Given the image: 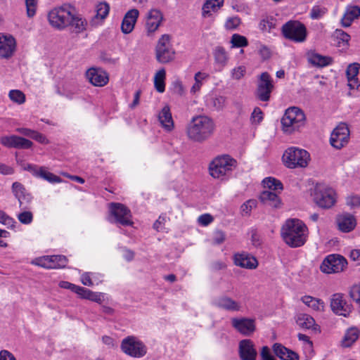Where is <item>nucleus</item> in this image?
<instances>
[{
  "label": "nucleus",
  "mask_w": 360,
  "mask_h": 360,
  "mask_svg": "<svg viewBox=\"0 0 360 360\" xmlns=\"http://www.w3.org/2000/svg\"><path fill=\"white\" fill-rule=\"evenodd\" d=\"M215 129L212 118L207 115H195L186 125V134L190 141L202 143L212 136Z\"/></svg>",
  "instance_id": "f257e3e1"
},
{
  "label": "nucleus",
  "mask_w": 360,
  "mask_h": 360,
  "mask_svg": "<svg viewBox=\"0 0 360 360\" xmlns=\"http://www.w3.org/2000/svg\"><path fill=\"white\" fill-rule=\"evenodd\" d=\"M309 235L307 226L300 219H288L281 229L284 242L291 248H299L304 245Z\"/></svg>",
  "instance_id": "f03ea898"
},
{
  "label": "nucleus",
  "mask_w": 360,
  "mask_h": 360,
  "mask_svg": "<svg viewBox=\"0 0 360 360\" xmlns=\"http://www.w3.org/2000/svg\"><path fill=\"white\" fill-rule=\"evenodd\" d=\"M305 124V114L297 107L288 108L281 118L282 129L288 134L299 131Z\"/></svg>",
  "instance_id": "7ed1b4c3"
},
{
  "label": "nucleus",
  "mask_w": 360,
  "mask_h": 360,
  "mask_svg": "<svg viewBox=\"0 0 360 360\" xmlns=\"http://www.w3.org/2000/svg\"><path fill=\"white\" fill-rule=\"evenodd\" d=\"M75 8L70 4H63L51 10L48 14L50 25L58 30H63L69 27Z\"/></svg>",
  "instance_id": "20e7f679"
},
{
  "label": "nucleus",
  "mask_w": 360,
  "mask_h": 360,
  "mask_svg": "<svg viewBox=\"0 0 360 360\" xmlns=\"http://www.w3.org/2000/svg\"><path fill=\"white\" fill-rule=\"evenodd\" d=\"M309 157L307 150L296 147H290L285 150L282 159L287 167L296 168L307 167Z\"/></svg>",
  "instance_id": "39448f33"
},
{
  "label": "nucleus",
  "mask_w": 360,
  "mask_h": 360,
  "mask_svg": "<svg viewBox=\"0 0 360 360\" xmlns=\"http://www.w3.org/2000/svg\"><path fill=\"white\" fill-rule=\"evenodd\" d=\"M236 167V160L228 155H224L215 158L211 162L209 170L212 177L219 179L231 172Z\"/></svg>",
  "instance_id": "423d86ee"
},
{
  "label": "nucleus",
  "mask_w": 360,
  "mask_h": 360,
  "mask_svg": "<svg viewBox=\"0 0 360 360\" xmlns=\"http://www.w3.org/2000/svg\"><path fill=\"white\" fill-rule=\"evenodd\" d=\"M314 202L320 207L329 209L336 202L335 190L324 184H317L312 194Z\"/></svg>",
  "instance_id": "0eeeda50"
},
{
  "label": "nucleus",
  "mask_w": 360,
  "mask_h": 360,
  "mask_svg": "<svg viewBox=\"0 0 360 360\" xmlns=\"http://www.w3.org/2000/svg\"><path fill=\"white\" fill-rule=\"evenodd\" d=\"M120 349L124 354L134 358H141L147 353L146 345L134 335L124 338L121 342Z\"/></svg>",
  "instance_id": "6e6552de"
},
{
  "label": "nucleus",
  "mask_w": 360,
  "mask_h": 360,
  "mask_svg": "<svg viewBox=\"0 0 360 360\" xmlns=\"http://www.w3.org/2000/svg\"><path fill=\"white\" fill-rule=\"evenodd\" d=\"M283 36L295 42H303L307 37L305 26L299 21L290 20L285 23L282 27Z\"/></svg>",
  "instance_id": "1a4fd4ad"
},
{
  "label": "nucleus",
  "mask_w": 360,
  "mask_h": 360,
  "mask_svg": "<svg viewBox=\"0 0 360 360\" xmlns=\"http://www.w3.org/2000/svg\"><path fill=\"white\" fill-rule=\"evenodd\" d=\"M155 56L157 60L160 63H167L174 59L175 51L171 44L169 35L163 34L158 40Z\"/></svg>",
  "instance_id": "9d476101"
},
{
  "label": "nucleus",
  "mask_w": 360,
  "mask_h": 360,
  "mask_svg": "<svg viewBox=\"0 0 360 360\" xmlns=\"http://www.w3.org/2000/svg\"><path fill=\"white\" fill-rule=\"evenodd\" d=\"M109 210L111 216L114 217V222L124 226L134 224L131 211L124 205L119 202H111L109 204Z\"/></svg>",
  "instance_id": "9b49d317"
},
{
  "label": "nucleus",
  "mask_w": 360,
  "mask_h": 360,
  "mask_svg": "<svg viewBox=\"0 0 360 360\" xmlns=\"http://www.w3.org/2000/svg\"><path fill=\"white\" fill-rule=\"evenodd\" d=\"M274 88L273 80L270 75L266 72H262L258 80L255 91L256 98L261 101H269Z\"/></svg>",
  "instance_id": "f8f14e48"
},
{
  "label": "nucleus",
  "mask_w": 360,
  "mask_h": 360,
  "mask_svg": "<svg viewBox=\"0 0 360 360\" xmlns=\"http://www.w3.org/2000/svg\"><path fill=\"white\" fill-rule=\"evenodd\" d=\"M347 264L342 256L330 255L323 260L320 268L326 274L338 273L343 271Z\"/></svg>",
  "instance_id": "ddd939ff"
},
{
  "label": "nucleus",
  "mask_w": 360,
  "mask_h": 360,
  "mask_svg": "<svg viewBox=\"0 0 360 360\" xmlns=\"http://www.w3.org/2000/svg\"><path fill=\"white\" fill-rule=\"evenodd\" d=\"M349 139V130L347 125L340 123L331 133L330 143L336 149H341L346 146Z\"/></svg>",
  "instance_id": "4468645a"
},
{
  "label": "nucleus",
  "mask_w": 360,
  "mask_h": 360,
  "mask_svg": "<svg viewBox=\"0 0 360 360\" xmlns=\"http://www.w3.org/2000/svg\"><path fill=\"white\" fill-rule=\"evenodd\" d=\"M232 327L244 336H251L256 330L255 319L240 317L231 319Z\"/></svg>",
  "instance_id": "2eb2a0df"
},
{
  "label": "nucleus",
  "mask_w": 360,
  "mask_h": 360,
  "mask_svg": "<svg viewBox=\"0 0 360 360\" xmlns=\"http://www.w3.org/2000/svg\"><path fill=\"white\" fill-rule=\"evenodd\" d=\"M233 260L236 266L247 269H255L259 264L256 257L246 252L234 253Z\"/></svg>",
  "instance_id": "dca6fc26"
},
{
  "label": "nucleus",
  "mask_w": 360,
  "mask_h": 360,
  "mask_svg": "<svg viewBox=\"0 0 360 360\" xmlns=\"http://www.w3.org/2000/svg\"><path fill=\"white\" fill-rule=\"evenodd\" d=\"M0 143L8 148L27 149L32 146V142L25 138L15 135L4 136L0 138Z\"/></svg>",
  "instance_id": "f3484780"
},
{
  "label": "nucleus",
  "mask_w": 360,
  "mask_h": 360,
  "mask_svg": "<svg viewBox=\"0 0 360 360\" xmlns=\"http://www.w3.org/2000/svg\"><path fill=\"white\" fill-rule=\"evenodd\" d=\"M67 262L65 256L51 255L39 258L37 264L46 269H60L66 266Z\"/></svg>",
  "instance_id": "a211bd4d"
},
{
  "label": "nucleus",
  "mask_w": 360,
  "mask_h": 360,
  "mask_svg": "<svg viewBox=\"0 0 360 360\" xmlns=\"http://www.w3.org/2000/svg\"><path fill=\"white\" fill-rule=\"evenodd\" d=\"M163 20L161 11L156 8L150 9L146 14V28L148 33L155 32Z\"/></svg>",
  "instance_id": "6ab92c4d"
},
{
  "label": "nucleus",
  "mask_w": 360,
  "mask_h": 360,
  "mask_svg": "<svg viewBox=\"0 0 360 360\" xmlns=\"http://www.w3.org/2000/svg\"><path fill=\"white\" fill-rule=\"evenodd\" d=\"M239 355L242 360H255L257 352L253 342L245 339L239 342Z\"/></svg>",
  "instance_id": "aec40b11"
},
{
  "label": "nucleus",
  "mask_w": 360,
  "mask_h": 360,
  "mask_svg": "<svg viewBox=\"0 0 360 360\" xmlns=\"http://www.w3.org/2000/svg\"><path fill=\"white\" fill-rule=\"evenodd\" d=\"M86 78L96 86H103L108 82V74L101 69L91 68L86 71Z\"/></svg>",
  "instance_id": "412c9836"
},
{
  "label": "nucleus",
  "mask_w": 360,
  "mask_h": 360,
  "mask_svg": "<svg viewBox=\"0 0 360 360\" xmlns=\"http://www.w3.org/2000/svg\"><path fill=\"white\" fill-rule=\"evenodd\" d=\"M330 307L335 314L340 316H347L350 311L349 306L346 304L343 296L340 293H335L332 295Z\"/></svg>",
  "instance_id": "4be33fe9"
},
{
  "label": "nucleus",
  "mask_w": 360,
  "mask_h": 360,
  "mask_svg": "<svg viewBox=\"0 0 360 360\" xmlns=\"http://www.w3.org/2000/svg\"><path fill=\"white\" fill-rule=\"evenodd\" d=\"M15 49V40L11 35L0 34V56L8 58L11 57Z\"/></svg>",
  "instance_id": "5701e85b"
},
{
  "label": "nucleus",
  "mask_w": 360,
  "mask_h": 360,
  "mask_svg": "<svg viewBox=\"0 0 360 360\" xmlns=\"http://www.w3.org/2000/svg\"><path fill=\"white\" fill-rule=\"evenodd\" d=\"M338 229L344 233H349L354 229L356 226L355 217L349 213L339 214L336 219Z\"/></svg>",
  "instance_id": "b1692460"
},
{
  "label": "nucleus",
  "mask_w": 360,
  "mask_h": 360,
  "mask_svg": "<svg viewBox=\"0 0 360 360\" xmlns=\"http://www.w3.org/2000/svg\"><path fill=\"white\" fill-rule=\"evenodd\" d=\"M139 15V12L136 8L131 9L127 12L121 25V30L123 33L129 34L132 32Z\"/></svg>",
  "instance_id": "393cba45"
},
{
  "label": "nucleus",
  "mask_w": 360,
  "mask_h": 360,
  "mask_svg": "<svg viewBox=\"0 0 360 360\" xmlns=\"http://www.w3.org/2000/svg\"><path fill=\"white\" fill-rule=\"evenodd\" d=\"M214 305L230 311H238L241 309V305L238 302L226 295L216 299L214 301Z\"/></svg>",
  "instance_id": "a878e982"
},
{
  "label": "nucleus",
  "mask_w": 360,
  "mask_h": 360,
  "mask_svg": "<svg viewBox=\"0 0 360 360\" xmlns=\"http://www.w3.org/2000/svg\"><path fill=\"white\" fill-rule=\"evenodd\" d=\"M272 349L274 354L282 360H299L300 359L297 353L280 343L274 344Z\"/></svg>",
  "instance_id": "bb28decb"
},
{
  "label": "nucleus",
  "mask_w": 360,
  "mask_h": 360,
  "mask_svg": "<svg viewBox=\"0 0 360 360\" xmlns=\"http://www.w3.org/2000/svg\"><path fill=\"white\" fill-rule=\"evenodd\" d=\"M12 191L15 197L19 202V206L22 207L24 202L30 203L32 200V196L26 192L23 185L19 182H14L12 185Z\"/></svg>",
  "instance_id": "cd10ccee"
},
{
  "label": "nucleus",
  "mask_w": 360,
  "mask_h": 360,
  "mask_svg": "<svg viewBox=\"0 0 360 360\" xmlns=\"http://www.w3.org/2000/svg\"><path fill=\"white\" fill-rule=\"evenodd\" d=\"M158 120L161 126L167 131H171L174 129V121L172 119L170 108L168 105L163 107L158 115Z\"/></svg>",
  "instance_id": "c85d7f7f"
},
{
  "label": "nucleus",
  "mask_w": 360,
  "mask_h": 360,
  "mask_svg": "<svg viewBox=\"0 0 360 360\" xmlns=\"http://www.w3.org/2000/svg\"><path fill=\"white\" fill-rule=\"evenodd\" d=\"M259 200L264 205L269 206L274 208H278L281 207V200L275 193L270 191H264L259 195Z\"/></svg>",
  "instance_id": "c756f323"
},
{
  "label": "nucleus",
  "mask_w": 360,
  "mask_h": 360,
  "mask_svg": "<svg viewBox=\"0 0 360 360\" xmlns=\"http://www.w3.org/2000/svg\"><path fill=\"white\" fill-rule=\"evenodd\" d=\"M296 322L297 325L304 329H312L319 330V326L316 324L314 319L309 314H300L297 316Z\"/></svg>",
  "instance_id": "7c9ffc66"
},
{
  "label": "nucleus",
  "mask_w": 360,
  "mask_h": 360,
  "mask_svg": "<svg viewBox=\"0 0 360 360\" xmlns=\"http://www.w3.org/2000/svg\"><path fill=\"white\" fill-rule=\"evenodd\" d=\"M224 4V0H206L202 8V15L207 18L212 15V12H217Z\"/></svg>",
  "instance_id": "2f4dec72"
},
{
  "label": "nucleus",
  "mask_w": 360,
  "mask_h": 360,
  "mask_svg": "<svg viewBox=\"0 0 360 360\" xmlns=\"http://www.w3.org/2000/svg\"><path fill=\"white\" fill-rule=\"evenodd\" d=\"M359 68V65L358 63L350 64L347 68L346 75L348 80V86L350 89H354L359 86L357 78Z\"/></svg>",
  "instance_id": "473e14b6"
},
{
  "label": "nucleus",
  "mask_w": 360,
  "mask_h": 360,
  "mask_svg": "<svg viewBox=\"0 0 360 360\" xmlns=\"http://www.w3.org/2000/svg\"><path fill=\"white\" fill-rule=\"evenodd\" d=\"M360 16V8L359 6H351L347 8L343 17L341 19L342 26L349 27L354 19Z\"/></svg>",
  "instance_id": "72a5a7b5"
},
{
  "label": "nucleus",
  "mask_w": 360,
  "mask_h": 360,
  "mask_svg": "<svg viewBox=\"0 0 360 360\" xmlns=\"http://www.w3.org/2000/svg\"><path fill=\"white\" fill-rule=\"evenodd\" d=\"M69 26H71L73 28L74 32L79 34L86 30L87 22L79 15L77 14L75 11L72 15V19L70 20Z\"/></svg>",
  "instance_id": "f704fd0d"
},
{
  "label": "nucleus",
  "mask_w": 360,
  "mask_h": 360,
  "mask_svg": "<svg viewBox=\"0 0 360 360\" xmlns=\"http://www.w3.org/2000/svg\"><path fill=\"white\" fill-rule=\"evenodd\" d=\"M302 302L307 307L316 311H324L325 304L321 299L314 297L310 295H304L301 297Z\"/></svg>",
  "instance_id": "c9c22d12"
},
{
  "label": "nucleus",
  "mask_w": 360,
  "mask_h": 360,
  "mask_svg": "<svg viewBox=\"0 0 360 360\" xmlns=\"http://www.w3.org/2000/svg\"><path fill=\"white\" fill-rule=\"evenodd\" d=\"M308 61L313 65L318 67H324L331 64L332 58L328 56H323L320 54L311 52L307 56Z\"/></svg>",
  "instance_id": "e433bc0d"
},
{
  "label": "nucleus",
  "mask_w": 360,
  "mask_h": 360,
  "mask_svg": "<svg viewBox=\"0 0 360 360\" xmlns=\"http://www.w3.org/2000/svg\"><path fill=\"white\" fill-rule=\"evenodd\" d=\"M359 337V330L356 328H349L342 340V346L344 347H349L353 345L354 342L356 341V340Z\"/></svg>",
  "instance_id": "4c0bfd02"
},
{
  "label": "nucleus",
  "mask_w": 360,
  "mask_h": 360,
  "mask_svg": "<svg viewBox=\"0 0 360 360\" xmlns=\"http://www.w3.org/2000/svg\"><path fill=\"white\" fill-rule=\"evenodd\" d=\"M77 295H79L82 298L87 299L97 303H101L103 300V295L102 293L94 292L84 287L80 288L79 291L77 292Z\"/></svg>",
  "instance_id": "58836bf2"
},
{
  "label": "nucleus",
  "mask_w": 360,
  "mask_h": 360,
  "mask_svg": "<svg viewBox=\"0 0 360 360\" xmlns=\"http://www.w3.org/2000/svg\"><path fill=\"white\" fill-rule=\"evenodd\" d=\"M110 7L106 3H99L96 6V15L91 20L94 25L98 24L100 21L105 19L108 15Z\"/></svg>",
  "instance_id": "ea45409f"
},
{
  "label": "nucleus",
  "mask_w": 360,
  "mask_h": 360,
  "mask_svg": "<svg viewBox=\"0 0 360 360\" xmlns=\"http://www.w3.org/2000/svg\"><path fill=\"white\" fill-rule=\"evenodd\" d=\"M166 77V72L165 69H160L158 70L154 77V85L155 89L160 92L162 93L165 91V79Z\"/></svg>",
  "instance_id": "a19ab883"
},
{
  "label": "nucleus",
  "mask_w": 360,
  "mask_h": 360,
  "mask_svg": "<svg viewBox=\"0 0 360 360\" xmlns=\"http://www.w3.org/2000/svg\"><path fill=\"white\" fill-rule=\"evenodd\" d=\"M214 57L215 62L220 65L221 67H224L229 60L228 54L225 49L221 46H217L214 49Z\"/></svg>",
  "instance_id": "79ce46f5"
},
{
  "label": "nucleus",
  "mask_w": 360,
  "mask_h": 360,
  "mask_svg": "<svg viewBox=\"0 0 360 360\" xmlns=\"http://www.w3.org/2000/svg\"><path fill=\"white\" fill-rule=\"evenodd\" d=\"M209 75L205 72H198L195 73L194 79L195 83L192 86L191 89V92L193 94H195L198 91H200L202 86V81L206 78H207Z\"/></svg>",
  "instance_id": "37998d69"
},
{
  "label": "nucleus",
  "mask_w": 360,
  "mask_h": 360,
  "mask_svg": "<svg viewBox=\"0 0 360 360\" xmlns=\"http://www.w3.org/2000/svg\"><path fill=\"white\" fill-rule=\"evenodd\" d=\"M262 183L265 188H268L271 190L277 191L283 189L281 182L273 177L265 178Z\"/></svg>",
  "instance_id": "c03bdc74"
},
{
  "label": "nucleus",
  "mask_w": 360,
  "mask_h": 360,
  "mask_svg": "<svg viewBox=\"0 0 360 360\" xmlns=\"http://www.w3.org/2000/svg\"><path fill=\"white\" fill-rule=\"evenodd\" d=\"M231 43L232 47H245L248 45V39L245 37L238 34H233L231 37Z\"/></svg>",
  "instance_id": "a18cd8bd"
},
{
  "label": "nucleus",
  "mask_w": 360,
  "mask_h": 360,
  "mask_svg": "<svg viewBox=\"0 0 360 360\" xmlns=\"http://www.w3.org/2000/svg\"><path fill=\"white\" fill-rule=\"evenodd\" d=\"M8 96L13 102L19 105L25 102V95L22 91L20 90H11L9 91Z\"/></svg>",
  "instance_id": "49530a36"
},
{
  "label": "nucleus",
  "mask_w": 360,
  "mask_h": 360,
  "mask_svg": "<svg viewBox=\"0 0 360 360\" xmlns=\"http://www.w3.org/2000/svg\"><path fill=\"white\" fill-rule=\"evenodd\" d=\"M335 37L338 40V44L339 46H347L349 41L350 40V36L345 32L342 30H336Z\"/></svg>",
  "instance_id": "de8ad7c7"
},
{
  "label": "nucleus",
  "mask_w": 360,
  "mask_h": 360,
  "mask_svg": "<svg viewBox=\"0 0 360 360\" xmlns=\"http://www.w3.org/2000/svg\"><path fill=\"white\" fill-rule=\"evenodd\" d=\"M274 26V18L268 16L262 18L259 25V29L263 32H269Z\"/></svg>",
  "instance_id": "09e8293b"
},
{
  "label": "nucleus",
  "mask_w": 360,
  "mask_h": 360,
  "mask_svg": "<svg viewBox=\"0 0 360 360\" xmlns=\"http://www.w3.org/2000/svg\"><path fill=\"white\" fill-rule=\"evenodd\" d=\"M39 177L51 183L61 182V179L59 176L53 174V173L47 172L44 167L42 168V169H41V174Z\"/></svg>",
  "instance_id": "8fccbe9b"
},
{
  "label": "nucleus",
  "mask_w": 360,
  "mask_h": 360,
  "mask_svg": "<svg viewBox=\"0 0 360 360\" xmlns=\"http://www.w3.org/2000/svg\"><path fill=\"white\" fill-rule=\"evenodd\" d=\"M27 15L29 18L33 17L37 11L38 0H25Z\"/></svg>",
  "instance_id": "3c124183"
},
{
  "label": "nucleus",
  "mask_w": 360,
  "mask_h": 360,
  "mask_svg": "<svg viewBox=\"0 0 360 360\" xmlns=\"http://www.w3.org/2000/svg\"><path fill=\"white\" fill-rule=\"evenodd\" d=\"M257 200L250 199L244 202L241 207V212L243 214L249 215L251 210L257 207Z\"/></svg>",
  "instance_id": "603ef678"
},
{
  "label": "nucleus",
  "mask_w": 360,
  "mask_h": 360,
  "mask_svg": "<svg viewBox=\"0 0 360 360\" xmlns=\"http://www.w3.org/2000/svg\"><path fill=\"white\" fill-rule=\"evenodd\" d=\"M327 12V8L320 6H314L311 11L310 17L312 19H319Z\"/></svg>",
  "instance_id": "864d4df0"
},
{
  "label": "nucleus",
  "mask_w": 360,
  "mask_h": 360,
  "mask_svg": "<svg viewBox=\"0 0 360 360\" xmlns=\"http://www.w3.org/2000/svg\"><path fill=\"white\" fill-rule=\"evenodd\" d=\"M18 219L23 224H30L33 220V214L30 211H23L18 214Z\"/></svg>",
  "instance_id": "5fc2aeb1"
},
{
  "label": "nucleus",
  "mask_w": 360,
  "mask_h": 360,
  "mask_svg": "<svg viewBox=\"0 0 360 360\" xmlns=\"http://www.w3.org/2000/svg\"><path fill=\"white\" fill-rule=\"evenodd\" d=\"M246 72V68L245 66H238L232 70L231 76L232 78L236 80L240 79L244 77Z\"/></svg>",
  "instance_id": "6e6d98bb"
},
{
  "label": "nucleus",
  "mask_w": 360,
  "mask_h": 360,
  "mask_svg": "<svg viewBox=\"0 0 360 360\" xmlns=\"http://www.w3.org/2000/svg\"><path fill=\"white\" fill-rule=\"evenodd\" d=\"M346 203L352 209L360 207V197L358 195H351L347 198Z\"/></svg>",
  "instance_id": "4d7b16f0"
},
{
  "label": "nucleus",
  "mask_w": 360,
  "mask_h": 360,
  "mask_svg": "<svg viewBox=\"0 0 360 360\" xmlns=\"http://www.w3.org/2000/svg\"><path fill=\"white\" fill-rule=\"evenodd\" d=\"M350 297L360 306V285H354L349 291Z\"/></svg>",
  "instance_id": "13d9d810"
},
{
  "label": "nucleus",
  "mask_w": 360,
  "mask_h": 360,
  "mask_svg": "<svg viewBox=\"0 0 360 360\" xmlns=\"http://www.w3.org/2000/svg\"><path fill=\"white\" fill-rule=\"evenodd\" d=\"M240 20L238 17L230 18L227 19L225 23V27L227 30H234L238 27Z\"/></svg>",
  "instance_id": "bf43d9fd"
},
{
  "label": "nucleus",
  "mask_w": 360,
  "mask_h": 360,
  "mask_svg": "<svg viewBox=\"0 0 360 360\" xmlns=\"http://www.w3.org/2000/svg\"><path fill=\"white\" fill-rule=\"evenodd\" d=\"M226 103V98L223 96H219L213 100V105L214 108L219 110H222L225 107Z\"/></svg>",
  "instance_id": "052dcab7"
},
{
  "label": "nucleus",
  "mask_w": 360,
  "mask_h": 360,
  "mask_svg": "<svg viewBox=\"0 0 360 360\" xmlns=\"http://www.w3.org/2000/svg\"><path fill=\"white\" fill-rule=\"evenodd\" d=\"M226 239V235L224 231L220 230H217L214 232L213 235V243L216 245H219L224 243Z\"/></svg>",
  "instance_id": "680f3d73"
},
{
  "label": "nucleus",
  "mask_w": 360,
  "mask_h": 360,
  "mask_svg": "<svg viewBox=\"0 0 360 360\" xmlns=\"http://www.w3.org/2000/svg\"><path fill=\"white\" fill-rule=\"evenodd\" d=\"M58 285L61 288L69 289L77 294V292L79 291V289L81 288V286H78L73 283L64 281H60Z\"/></svg>",
  "instance_id": "e2e57ef3"
},
{
  "label": "nucleus",
  "mask_w": 360,
  "mask_h": 360,
  "mask_svg": "<svg viewBox=\"0 0 360 360\" xmlns=\"http://www.w3.org/2000/svg\"><path fill=\"white\" fill-rule=\"evenodd\" d=\"M261 360H276L271 354L270 349L267 346L262 347L261 352Z\"/></svg>",
  "instance_id": "0e129e2a"
},
{
  "label": "nucleus",
  "mask_w": 360,
  "mask_h": 360,
  "mask_svg": "<svg viewBox=\"0 0 360 360\" xmlns=\"http://www.w3.org/2000/svg\"><path fill=\"white\" fill-rule=\"evenodd\" d=\"M213 219L214 218L211 214H204L198 217V221L200 224L202 226H207L212 222Z\"/></svg>",
  "instance_id": "69168bd1"
},
{
  "label": "nucleus",
  "mask_w": 360,
  "mask_h": 360,
  "mask_svg": "<svg viewBox=\"0 0 360 360\" xmlns=\"http://www.w3.org/2000/svg\"><path fill=\"white\" fill-rule=\"evenodd\" d=\"M32 139L42 144H48L49 143L44 135L36 131H34Z\"/></svg>",
  "instance_id": "338daca9"
},
{
  "label": "nucleus",
  "mask_w": 360,
  "mask_h": 360,
  "mask_svg": "<svg viewBox=\"0 0 360 360\" xmlns=\"http://www.w3.org/2000/svg\"><path fill=\"white\" fill-rule=\"evenodd\" d=\"M0 360H16V359L10 352L1 350L0 352Z\"/></svg>",
  "instance_id": "774afa93"
}]
</instances>
